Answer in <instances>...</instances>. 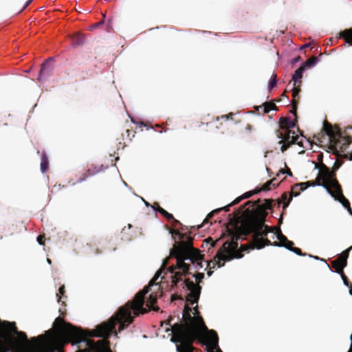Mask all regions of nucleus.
Returning a JSON list of instances; mask_svg holds the SVG:
<instances>
[{"instance_id":"45","label":"nucleus","mask_w":352,"mask_h":352,"mask_svg":"<svg viewBox=\"0 0 352 352\" xmlns=\"http://www.w3.org/2000/svg\"><path fill=\"white\" fill-rule=\"evenodd\" d=\"M37 241H38V243L40 245H44V242H45V235L40 234V235L37 237Z\"/></svg>"},{"instance_id":"57","label":"nucleus","mask_w":352,"mask_h":352,"mask_svg":"<svg viewBox=\"0 0 352 352\" xmlns=\"http://www.w3.org/2000/svg\"><path fill=\"white\" fill-rule=\"evenodd\" d=\"M299 59H300V57L298 56V57H297V58H295L294 61H295V62H297Z\"/></svg>"},{"instance_id":"56","label":"nucleus","mask_w":352,"mask_h":352,"mask_svg":"<svg viewBox=\"0 0 352 352\" xmlns=\"http://www.w3.org/2000/svg\"><path fill=\"white\" fill-rule=\"evenodd\" d=\"M309 44H305V45H303V46L302 47V48L307 47H309Z\"/></svg>"},{"instance_id":"8","label":"nucleus","mask_w":352,"mask_h":352,"mask_svg":"<svg viewBox=\"0 0 352 352\" xmlns=\"http://www.w3.org/2000/svg\"><path fill=\"white\" fill-rule=\"evenodd\" d=\"M322 130L329 137V152H331L338 157L352 160V153L349 155L344 153L351 143V138L344 135L338 126H333L327 120L324 122Z\"/></svg>"},{"instance_id":"33","label":"nucleus","mask_w":352,"mask_h":352,"mask_svg":"<svg viewBox=\"0 0 352 352\" xmlns=\"http://www.w3.org/2000/svg\"><path fill=\"white\" fill-rule=\"evenodd\" d=\"M276 78H277L276 74L273 73L272 75L271 79L269 82L268 88L270 90L272 89L274 87H276V83H277Z\"/></svg>"},{"instance_id":"47","label":"nucleus","mask_w":352,"mask_h":352,"mask_svg":"<svg viewBox=\"0 0 352 352\" xmlns=\"http://www.w3.org/2000/svg\"><path fill=\"white\" fill-rule=\"evenodd\" d=\"M153 209H154L155 211H157V212H159V210H160V208H162L159 205V204H158V203H157V202H155V203L153 204Z\"/></svg>"},{"instance_id":"4","label":"nucleus","mask_w":352,"mask_h":352,"mask_svg":"<svg viewBox=\"0 0 352 352\" xmlns=\"http://www.w3.org/2000/svg\"><path fill=\"white\" fill-rule=\"evenodd\" d=\"M241 210L238 213H232L230 216H232V223L234 224L233 229L230 232L231 235V241H226L223 243L221 248L217 252L214 257L212 262L213 267L216 265L219 267L224 265V263H221V261H230L234 258H240L243 257V252L247 251L250 248V245H243L238 250V240H245L247 236L252 234L249 232V228L244 226V223L240 221L239 214Z\"/></svg>"},{"instance_id":"32","label":"nucleus","mask_w":352,"mask_h":352,"mask_svg":"<svg viewBox=\"0 0 352 352\" xmlns=\"http://www.w3.org/2000/svg\"><path fill=\"white\" fill-rule=\"evenodd\" d=\"M159 213H160L164 217H165L168 221H170L171 219H174V217L172 214L168 212L164 208H160L159 210Z\"/></svg>"},{"instance_id":"34","label":"nucleus","mask_w":352,"mask_h":352,"mask_svg":"<svg viewBox=\"0 0 352 352\" xmlns=\"http://www.w3.org/2000/svg\"><path fill=\"white\" fill-rule=\"evenodd\" d=\"M299 139L300 137L298 135H292L290 142H292V144H296L300 146L304 147L302 139H300V140Z\"/></svg>"},{"instance_id":"37","label":"nucleus","mask_w":352,"mask_h":352,"mask_svg":"<svg viewBox=\"0 0 352 352\" xmlns=\"http://www.w3.org/2000/svg\"><path fill=\"white\" fill-rule=\"evenodd\" d=\"M289 199V197H288V195H287V192H284L282 195H281V197H280V199L278 200L277 201V206L278 207L280 206V204L281 203H285V202H287V200Z\"/></svg>"},{"instance_id":"26","label":"nucleus","mask_w":352,"mask_h":352,"mask_svg":"<svg viewBox=\"0 0 352 352\" xmlns=\"http://www.w3.org/2000/svg\"><path fill=\"white\" fill-rule=\"evenodd\" d=\"M276 180V179L275 178H274V179H272L270 181L267 182L265 184H264L263 185V186L260 189H258V192L267 191L271 189V186H272L274 188L278 186V184L275 182Z\"/></svg>"},{"instance_id":"52","label":"nucleus","mask_w":352,"mask_h":352,"mask_svg":"<svg viewBox=\"0 0 352 352\" xmlns=\"http://www.w3.org/2000/svg\"><path fill=\"white\" fill-rule=\"evenodd\" d=\"M33 0H28L26 3L25 4L23 10H24L25 8H27L30 3Z\"/></svg>"},{"instance_id":"44","label":"nucleus","mask_w":352,"mask_h":352,"mask_svg":"<svg viewBox=\"0 0 352 352\" xmlns=\"http://www.w3.org/2000/svg\"><path fill=\"white\" fill-rule=\"evenodd\" d=\"M280 173H281L283 174L287 173L290 177L293 176L292 172L288 167H287L285 170L281 169L280 170Z\"/></svg>"},{"instance_id":"16","label":"nucleus","mask_w":352,"mask_h":352,"mask_svg":"<svg viewBox=\"0 0 352 352\" xmlns=\"http://www.w3.org/2000/svg\"><path fill=\"white\" fill-rule=\"evenodd\" d=\"M54 61L53 58H47L42 65L39 72L38 77L37 80L41 81L43 78L50 76L53 71L52 62Z\"/></svg>"},{"instance_id":"62","label":"nucleus","mask_w":352,"mask_h":352,"mask_svg":"<svg viewBox=\"0 0 352 352\" xmlns=\"http://www.w3.org/2000/svg\"><path fill=\"white\" fill-rule=\"evenodd\" d=\"M177 298H179L180 300H183V298L182 296H179Z\"/></svg>"},{"instance_id":"46","label":"nucleus","mask_w":352,"mask_h":352,"mask_svg":"<svg viewBox=\"0 0 352 352\" xmlns=\"http://www.w3.org/2000/svg\"><path fill=\"white\" fill-rule=\"evenodd\" d=\"M233 116H234L233 113H230L228 115H223V116H221V119H225V120L232 119Z\"/></svg>"},{"instance_id":"21","label":"nucleus","mask_w":352,"mask_h":352,"mask_svg":"<svg viewBox=\"0 0 352 352\" xmlns=\"http://www.w3.org/2000/svg\"><path fill=\"white\" fill-rule=\"evenodd\" d=\"M259 109H262L263 110V113H268L272 110H278L276 104L273 101L264 102L262 105L256 108L257 111H258Z\"/></svg>"},{"instance_id":"17","label":"nucleus","mask_w":352,"mask_h":352,"mask_svg":"<svg viewBox=\"0 0 352 352\" xmlns=\"http://www.w3.org/2000/svg\"><path fill=\"white\" fill-rule=\"evenodd\" d=\"M43 336H39L31 339V343H28L24 347L23 352H39L43 344Z\"/></svg>"},{"instance_id":"1","label":"nucleus","mask_w":352,"mask_h":352,"mask_svg":"<svg viewBox=\"0 0 352 352\" xmlns=\"http://www.w3.org/2000/svg\"><path fill=\"white\" fill-rule=\"evenodd\" d=\"M125 308H119L107 322L98 324L92 331H84L80 327H76L67 323L60 317L56 318L54 326L62 331L67 342L72 344H83L85 349H79L78 352H102L108 346V339L113 332H116V325L119 323V331L124 330L129 324L124 315Z\"/></svg>"},{"instance_id":"24","label":"nucleus","mask_w":352,"mask_h":352,"mask_svg":"<svg viewBox=\"0 0 352 352\" xmlns=\"http://www.w3.org/2000/svg\"><path fill=\"white\" fill-rule=\"evenodd\" d=\"M300 85L293 86L292 104L295 103L298 104L300 100L299 93L300 92Z\"/></svg>"},{"instance_id":"20","label":"nucleus","mask_w":352,"mask_h":352,"mask_svg":"<svg viewBox=\"0 0 352 352\" xmlns=\"http://www.w3.org/2000/svg\"><path fill=\"white\" fill-rule=\"evenodd\" d=\"M305 72L304 67L300 66L298 69H297L294 74L292 76V80H293V86H296L298 85H301L302 82V73Z\"/></svg>"},{"instance_id":"53","label":"nucleus","mask_w":352,"mask_h":352,"mask_svg":"<svg viewBox=\"0 0 352 352\" xmlns=\"http://www.w3.org/2000/svg\"><path fill=\"white\" fill-rule=\"evenodd\" d=\"M349 288V293L351 295H352V284H351V286H347Z\"/></svg>"},{"instance_id":"50","label":"nucleus","mask_w":352,"mask_h":352,"mask_svg":"<svg viewBox=\"0 0 352 352\" xmlns=\"http://www.w3.org/2000/svg\"><path fill=\"white\" fill-rule=\"evenodd\" d=\"M184 312H187V313H190L191 311V308L188 306V305H186L185 307H184Z\"/></svg>"},{"instance_id":"3","label":"nucleus","mask_w":352,"mask_h":352,"mask_svg":"<svg viewBox=\"0 0 352 352\" xmlns=\"http://www.w3.org/2000/svg\"><path fill=\"white\" fill-rule=\"evenodd\" d=\"M197 326L193 324H175L172 327L173 336L171 341L180 343L177 346L178 352H193V342L201 338L204 333L212 344H217L218 336L216 331L208 329L201 316H197Z\"/></svg>"},{"instance_id":"58","label":"nucleus","mask_w":352,"mask_h":352,"mask_svg":"<svg viewBox=\"0 0 352 352\" xmlns=\"http://www.w3.org/2000/svg\"><path fill=\"white\" fill-rule=\"evenodd\" d=\"M47 261L49 263H51V260L50 258H47Z\"/></svg>"},{"instance_id":"55","label":"nucleus","mask_w":352,"mask_h":352,"mask_svg":"<svg viewBox=\"0 0 352 352\" xmlns=\"http://www.w3.org/2000/svg\"><path fill=\"white\" fill-rule=\"evenodd\" d=\"M194 310H195V314H197V313H198V308H197V307H195L194 308Z\"/></svg>"},{"instance_id":"30","label":"nucleus","mask_w":352,"mask_h":352,"mask_svg":"<svg viewBox=\"0 0 352 352\" xmlns=\"http://www.w3.org/2000/svg\"><path fill=\"white\" fill-rule=\"evenodd\" d=\"M318 60V58L316 56H311L308 58L305 62L302 64V67H304L305 69L306 67H311L316 65L317 61Z\"/></svg>"},{"instance_id":"64","label":"nucleus","mask_w":352,"mask_h":352,"mask_svg":"<svg viewBox=\"0 0 352 352\" xmlns=\"http://www.w3.org/2000/svg\"><path fill=\"white\" fill-rule=\"evenodd\" d=\"M348 128L352 129V126H349Z\"/></svg>"},{"instance_id":"31","label":"nucleus","mask_w":352,"mask_h":352,"mask_svg":"<svg viewBox=\"0 0 352 352\" xmlns=\"http://www.w3.org/2000/svg\"><path fill=\"white\" fill-rule=\"evenodd\" d=\"M135 131H133L132 129H126L125 131V135L122 134L123 140L124 139V137L126 136V138L129 141H131L132 138L135 137Z\"/></svg>"},{"instance_id":"28","label":"nucleus","mask_w":352,"mask_h":352,"mask_svg":"<svg viewBox=\"0 0 352 352\" xmlns=\"http://www.w3.org/2000/svg\"><path fill=\"white\" fill-rule=\"evenodd\" d=\"M183 318L186 320L184 323L180 322L179 324H193L195 326H197V317L195 318L192 317L190 313L183 312Z\"/></svg>"},{"instance_id":"7","label":"nucleus","mask_w":352,"mask_h":352,"mask_svg":"<svg viewBox=\"0 0 352 352\" xmlns=\"http://www.w3.org/2000/svg\"><path fill=\"white\" fill-rule=\"evenodd\" d=\"M316 168H319L317 185L322 186L336 200L341 203L352 214L350 203L342 193V187L336 177V173L331 172L323 163L316 164Z\"/></svg>"},{"instance_id":"6","label":"nucleus","mask_w":352,"mask_h":352,"mask_svg":"<svg viewBox=\"0 0 352 352\" xmlns=\"http://www.w3.org/2000/svg\"><path fill=\"white\" fill-rule=\"evenodd\" d=\"M169 258H166L163 261L161 268L156 272L154 277L149 281L148 285L145 286L142 290L139 291L134 296L133 299L131 301L126 302L124 306L120 308H125V312H124V315L126 318V323L131 324L133 321V316H132V312L135 316H138L140 314H144L148 312V310L144 308L143 306L144 305V296L148 293L151 290V287L155 285V281L158 279V278L161 276V274L166 270V273L169 272L171 275V279L173 280V276L175 273L179 271V269L175 270L174 272H170L169 269L173 266H170L169 267H166L168 264ZM172 283V287H177V285H174Z\"/></svg>"},{"instance_id":"11","label":"nucleus","mask_w":352,"mask_h":352,"mask_svg":"<svg viewBox=\"0 0 352 352\" xmlns=\"http://www.w3.org/2000/svg\"><path fill=\"white\" fill-rule=\"evenodd\" d=\"M1 329L3 332H10L11 335H12V333H15L16 335V338L13 336V338L16 340L14 347L19 345L21 342H24L25 346H26L28 343H31V340L28 341L25 333L17 331V328L14 322L4 321L1 323Z\"/></svg>"},{"instance_id":"51","label":"nucleus","mask_w":352,"mask_h":352,"mask_svg":"<svg viewBox=\"0 0 352 352\" xmlns=\"http://www.w3.org/2000/svg\"><path fill=\"white\" fill-rule=\"evenodd\" d=\"M245 130L248 131H251L252 130V126L250 124H247L245 126Z\"/></svg>"},{"instance_id":"19","label":"nucleus","mask_w":352,"mask_h":352,"mask_svg":"<svg viewBox=\"0 0 352 352\" xmlns=\"http://www.w3.org/2000/svg\"><path fill=\"white\" fill-rule=\"evenodd\" d=\"M157 300V294L151 293L146 301V306L148 307V310H153L155 311H158L160 310V307L158 306H155Z\"/></svg>"},{"instance_id":"13","label":"nucleus","mask_w":352,"mask_h":352,"mask_svg":"<svg viewBox=\"0 0 352 352\" xmlns=\"http://www.w3.org/2000/svg\"><path fill=\"white\" fill-rule=\"evenodd\" d=\"M351 250H352L351 246L344 250L337 258L331 261V266L335 269L336 272L340 274L344 272L343 270L347 265V258Z\"/></svg>"},{"instance_id":"29","label":"nucleus","mask_w":352,"mask_h":352,"mask_svg":"<svg viewBox=\"0 0 352 352\" xmlns=\"http://www.w3.org/2000/svg\"><path fill=\"white\" fill-rule=\"evenodd\" d=\"M234 204H232V202L231 204H228L226 206H224L223 208H219V209H217V210H214L212 211L210 213H209L207 215L206 218L204 219L203 223H207L209 219L211 218L214 215V214L218 213L219 212H220V211H221L223 210H224L225 211H227V212L229 211L230 210V207H231L232 206H234Z\"/></svg>"},{"instance_id":"9","label":"nucleus","mask_w":352,"mask_h":352,"mask_svg":"<svg viewBox=\"0 0 352 352\" xmlns=\"http://www.w3.org/2000/svg\"><path fill=\"white\" fill-rule=\"evenodd\" d=\"M184 276H182V278H183ZM193 277L195 278V283L190 278H185L184 280L182 279V286L183 288H186L190 291L186 297V300L190 305L197 303L199 299L201 291L200 283L204 278V274L199 272L194 274ZM179 282H181V280Z\"/></svg>"},{"instance_id":"36","label":"nucleus","mask_w":352,"mask_h":352,"mask_svg":"<svg viewBox=\"0 0 352 352\" xmlns=\"http://www.w3.org/2000/svg\"><path fill=\"white\" fill-rule=\"evenodd\" d=\"M97 172H98V170H92L91 169H88L87 170V172L84 174V177L79 179V182L84 181L86 179V177L91 176V175H94Z\"/></svg>"},{"instance_id":"39","label":"nucleus","mask_w":352,"mask_h":352,"mask_svg":"<svg viewBox=\"0 0 352 352\" xmlns=\"http://www.w3.org/2000/svg\"><path fill=\"white\" fill-rule=\"evenodd\" d=\"M103 24H104V19H102L99 22L95 23L92 24L91 25H90L89 28V30H94V29L99 28L100 26H101Z\"/></svg>"},{"instance_id":"49","label":"nucleus","mask_w":352,"mask_h":352,"mask_svg":"<svg viewBox=\"0 0 352 352\" xmlns=\"http://www.w3.org/2000/svg\"><path fill=\"white\" fill-rule=\"evenodd\" d=\"M211 262L212 261L208 262V265H207V267H210V270H208V272L207 273L208 276H210L212 274V273H213V272L211 270L210 267V265Z\"/></svg>"},{"instance_id":"43","label":"nucleus","mask_w":352,"mask_h":352,"mask_svg":"<svg viewBox=\"0 0 352 352\" xmlns=\"http://www.w3.org/2000/svg\"><path fill=\"white\" fill-rule=\"evenodd\" d=\"M204 242L208 244L210 243L211 247H214L215 245L216 242L212 240L211 237H208L204 240Z\"/></svg>"},{"instance_id":"63","label":"nucleus","mask_w":352,"mask_h":352,"mask_svg":"<svg viewBox=\"0 0 352 352\" xmlns=\"http://www.w3.org/2000/svg\"><path fill=\"white\" fill-rule=\"evenodd\" d=\"M216 120H219V117H217Z\"/></svg>"},{"instance_id":"22","label":"nucleus","mask_w":352,"mask_h":352,"mask_svg":"<svg viewBox=\"0 0 352 352\" xmlns=\"http://www.w3.org/2000/svg\"><path fill=\"white\" fill-rule=\"evenodd\" d=\"M38 154H41V170L42 173H45L49 166V160L47 154L45 152L40 153L37 151Z\"/></svg>"},{"instance_id":"14","label":"nucleus","mask_w":352,"mask_h":352,"mask_svg":"<svg viewBox=\"0 0 352 352\" xmlns=\"http://www.w3.org/2000/svg\"><path fill=\"white\" fill-rule=\"evenodd\" d=\"M295 132L292 130H278L276 131V136L280 139L278 142L279 144H282L280 150L285 152L292 144L290 142L292 135H294Z\"/></svg>"},{"instance_id":"15","label":"nucleus","mask_w":352,"mask_h":352,"mask_svg":"<svg viewBox=\"0 0 352 352\" xmlns=\"http://www.w3.org/2000/svg\"><path fill=\"white\" fill-rule=\"evenodd\" d=\"M315 185H317V180L316 181V182H307L305 183H298V184H296L294 186H293L292 188V191L290 192V195H289L287 201L284 203L283 210H285L288 207L289 204H290V202L292 200L293 197H296V196L299 195L300 191L305 190L307 188H308L310 186H315Z\"/></svg>"},{"instance_id":"61","label":"nucleus","mask_w":352,"mask_h":352,"mask_svg":"<svg viewBox=\"0 0 352 352\" xmlns=\"http://www.w3.org/2000/svg\"><path fill=\"white\" fill-rule=\"evenodd\" d=\"M278 221H279V223H282V219L281 218L279 219Z\"/></svg>"},{"instance_id":"2","label":"nucleus","mask_w":352,"mask_h":352,"mask_svg":"<svg viewBox=\"0 0 352 352\" xmlns=\"http://www.w3.org/2000/svg\"><path fill=\"white\" fill-rule=\"evenodd\" d=\"M192 237L186 234L184 239H181L179 242L177 243L170 251V256L175 257L177 263L169 270L170 272H174L175 270H179L173 276V283L175 285L182 280V276L190 274V264H192L196 270L203 267L202 261L204 259V256L201 254L199 249L192 246Z\"/></svg>"},{"instance_id":"40","label":"nucleus","mask_w":352,"mask_h":352,"mask_svg":"<svg viewBox=\"0 0 352 352\" xmlns=\"http://www.w3.org/2000/svg\"><path fill=\"white\" fill-rule=\"evenodd\" d=\"M65 292V286L64 285L60 286L58 289V294H56V296L58 297V302H60L61 301V297L59 296V294H61L62 296H63Z\"/></svg>"},{"instance_id":"35","label":"nucleus","mask_w":352,"mask_h":352,"mask_svg":"<svg viewBox=\"0 0 352 352\" xmlns=\"http://www.w3.org/2000/svg\"><path fill=\"white\" fill-rule=\"evenodd\" d=\"M170 233L171 234L177 235L179 238V239H184L185 236H186V234L185 233H181L179 230L170 228L169 230Z\"/></svg>"},{"instance_id":"12","label":"nucleus","mask_w":352,"mask_h":352,"mask_svg":"<svg viewBox=\"0 0 352 352\" xmlns=\"http://www.w3.org/2000/svg\"><path fill=\"white\" fill-rule=\"evenodd\" d=\"M275 234L278 241H274L273 246L285 247L287 250L296 253L298 255H306L305 253L302 252L300 248L294 247V242L288 240V239L282 233L281 230L279 228L276 230Z\"/></svg>"},{"instance_id":"27","label":"nucleus","mask_w":352,"mask_h":352,"mask_svg":"<svg viewBox=\"0 0 352 352\" xmlns=\"http://www.w3.org/2000/svg\"><path fill=\"white\" fill-rule=\"evenodd\" d=\"M258 190H254L252 191H249L245 193H244L243 195L236 198L233 201L232 204H239L243 199H248L250 197H252L253 195L258 193Z\"/></svg>"},{"instance_id":"25","label":"nucleus","mask_w":352,"mask_h":352,"mask_svg":"<svg viewBox=\"0 0 352 352\" xmlns=\"http://www.w3.org/2000/svg\"><path fill=\"white\" fill-rule=\"evenodd\" d=\"M340 37L344 38L346 43L352 45V28L346 29L342 32Z\"/></svg>"},{"instance_id":"10","label":"nucleus","mask_w":352,"mask_h":352,"mask_svg":"<svg viewBox=\"0 0 352 352\" xmlns=\"http://www.w3.org/2000/svg\"><path fill=\"white\" fill-rule=\"evenodd\" d=\"M274 228L268 226V229L263 228L261 230H254L252 241L250 243V248L262 249L266 245H273V242L269 239L264 238L269 232H272Z\"/></svg>"},{"instance_id":"18","label":"nucleus","mask_w":352,"mask_h":352,"mask_svg":"<svg viewBox=\"0 0 352 352\" xmlns=\"http://www.w3.org/2000/svg\"><path fill=\"white\" fill-rule=\"evenodd\" d=\"M297 119L295 118L294 120H292L289 117H283L280 119L279 124H280V129L282 131L285 130H292L293 129L296 123H297Z\"/></svg>"},{"instance_id":"59","label":"nucleus","mask_w":352,"mask_h":352,"mask_svg":"<svg viewBox=\"0 0 352 352\" xmlns=\"http://www.w3.org/2000/svg\"><path fill=\"white\" fill-rule=\"evenodd\" d=\"M105 17H106L105 14H102V19H105Z\"/></svg>"},{"instance_id":"23","label":"nucleus","mask_w":352,"mask_h":352,"mask_svg":"<svg viewBox=\"0 0 352 352\" xmlns=\"http://www.w3.org/2000/svg\"><path fill=\"white\" fill-rule=\"evenodd\" d=\"M72 45L80 46L85 43V36L83 34L78 32L72 36Z\"/></svg>"},{"instance_id":"54","label":"nucleus","mask_w":352,"mask_h":352,"mask_svg":"<svg viewBox=\"0 0 352 352\" xmlns=\"http://www.w3.org/2000/svg\"><path fill=\"white\" fill-rule=\"evenodd\" d=\"M119 144H120V145H122V148H123L124 147H125V146H126V143H125V142H124V143L122 144L121 142H119Z\"/></svg>"},{"instance_id":"60","label":"nucleus","mask_w":352,"mask_h":352,"mask_svg":"<svg viewBox=\"0 0 352 352\" xmlns=\"http://www.w3.org/2000/svg\"><path fill=\"white\" fill-rule=\"evenodd\" d=\"M321 156H322V155H318V160H320V159H321Z\"/></svg>"},{"instance_id":"5","label":"nucleus","mask_w":352,"mask_h":352,"mask_svg":"<svg viewBox=\"0 0 352 352\" xmlns=\"http://www.w3.org/2000/svg\"><path fill=\"white\" fill-rule=\"evenodd\" d=\"M260 202V199L256 201H248L234 212L238 213L241 210L239 214L240 221L244 223V226L250 229L249 232L261 230L263 228L268 229V226L265 224L268 214L267 210L272 208L274 200L265 199V204H263Z\"/></svg>"},{"instance_id":"38","label":"nucleus","mask_w":352,"mask_h":352,"mask_svg":"<svg viewBox=\"0 0 352 352\" xmlns=\"http://www.w3.org/2000/svg\"><path fill=\"white\" fill-rule=\"evenodd\" d=\"M342 162L341 160L337 159L333 164L332 170H331L330 169H329V170L331 172H333L335 173V171H336L342 166Z\"/></svg>"},{"instance_id":"42","label":"nucleus","mask_w":352,"mask_h":352,"mask_svg":"<svg viewBox=\"0 0 352 352\" xmlns=\"http://www.w3.org/2000/svg\"><path fill=\"white\" fill-rule=\"evenodd\" d=\"M292 107L290 112L292 113H293L294 115V116L296 118L297 117L298 104L293 103V104H292Z\"/></svg>"},{"instance_id":"48","label":"nucleus","mask_w":352,"mask_h":352,"mask_svg":"<svg viewBox=\"0 0 352 352\" xmlns=\"http://www.w3.org/2000/svg\"><path fill=\"white\" fill-rule=\"evenodd\" d=\"M170 221H172L173 226H176L177 225H181L180 221L177 220V219H175V218H174V219H171Z\"/></svg>"},{"instance_id":"41","label":"nucleus","mask_w":352,"mask_h":352,"mask_svg":"<svg viewBox=\"0 0 352 352\" xmlns=\"http://www.w3.org/2000/svg\"><path fill=\"white\" fill-rule=\"evenodd\" d=\"M340 274L341 275V277H342L344 284L346 286H351V284H352V283L349 281L348 278L344 274V272H342V273H340Z\"/></svg>"}]
</instances>
